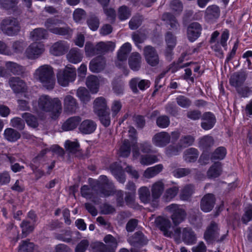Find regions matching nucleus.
Wrapping results in <instances>:
<instances>
[{
  "label": "nucleus",
  "instance_id": "obj_1",
  "mask_svg": "<svg viewBox=\"0 0 252 252\" xmlns=\"http://www.w3.org/2000/svg\"><path fill=\"white\" fill-rule=\"evenodd\" d=\"M38 109L43 112H50L52 119H55L62 111V103L58 98H52L48 95H42L38 99Z\"/></svg>",
  "mask_w": 252,
  "mask_h": 252
},
{
  "label": "nucleus",
  "instance_id": "obj_2",
  "mask_svg": "<svg viewBox=\"0 0 252 252\" xmlns=\"http://www.w3.org/2000/svg\"><path fill=\"white\" fill-rule=\"evenodd\" d=\"M34 78L42 83L47 89H52L55 84L53 68L47 64L39 67L34 73Z\"/></svg>",
  "mask_w": 252,
  "mask_h": 252
},
{
  "label": "nucleus",
  "instance_id": "obj_3",
  "mask_svg": "<svg viewBox=\"0 0 252 252\" xmlns=\"http://www.w3.org/2000/svg\"><path fill=\"white\" fill-rule=\"evenodd\" d=\"M44 27L50 32L56 35L69 36L72 34L71 29L65 24L63 21L55 17L46 19Z\"/></svg>",
  "mask_w": 252,
  "mask_h": 252
},
{
  "label": "nucleus",
  "instance_id": "obj_4",
  "mask_svg": "<svg viewBox=\"0 0 252 252\" xmlns=\"http://www.w3.org/2000/svg\"><path fill=\"white\" fill-rule=\"evenodd\" d=\"M115 44L112 42H99L94 45L91 42H87L85 46V51L87 57H93L95 55L105 54L109 51H113Z\"/></svg>",
  "mask_w": 252,
  "mask_h": 252
},
{
  "label": "nucleus",
  "instance_id": "obj_5",
  "mask_svg": "<svg viewBox=\"0 0 252 252\" xmlns=\"http://www.w3.org/2000/svg\"><path fill=\"white\" fill-rule=\"evenodd\" d=\"M0 29L3 34L12 36L20 32L21 27L18 20L14 17H8L3 19L0 23Z\"/></svg>",
  "mask_w": 252,
  "mask_h": 252
},
{
  "label": "nucleus",
  "instance_id": "obj_6",
  "mask_svg": "<svg viewBox=\"0 0 252 252\" xmlns=\"http://www.w3.org/2000/svg\"><path fill=\"white\" fill-rule=\"evenodd\" d=\"M76 76V69L74 67L68 66L63 69H60L57 73L58 83L62 86H67L69 83L73 82Z\"/></svg>",
  "mask_w": 252,
  "mask_h": 252
},
{
  "label": "nucleus",
  "instance_id": "obj_7",
  "mask_svg": "<svg viewBox=\"0 0 252 252\" xmlns=\"http://www.w3.org/2000/svg\"><path fill=\"white\" fill-rule=\"evenodd\" d=\"M174 234L180 236L182 241L187 245H192L197 241V236L195 232L191 227H177L174 230Z\"/></svg>",
  "mask_w": 252,
  "mask_h": 252
},
{
  "label": "nucleus",
  "instance_id": "obj_8",
  "mask_svg": "<svg viewBox=\"0 0 252 252\" xmlns=\"http://www.w3.org/2000/svg\"><path fill=\"white\" fill-rule=\"evenodd\" d=\"M166 209L171 214V219L174 225L177 226L185 220L187 213L179 205L172 204L167 206Z\"/></svg>",
  "mask_w": 252,
  "mask_h": 252
},
{
  "label": "nucleus",
  "instance_id": "obj_9",
  "mask_svg": "<svg viewBox=\"0 0 252 252\" xmlns=\"http://www.w3.org/2000/svg\"><path fill=\"white\" fill-rule=\"evenodd\" d=\"M99 182L97 194L102 197L110 195L112 190L114 188L113 183L105 175H101L99 177Z\"/></svg>",
  "mask_w": 252,
  "mask_h": 252
},
{
  "label": "nucleus",
  "instance_id": "obj_10",
  "mask_svg": "<svg viewBox=\"0 0 252 252\" xmlns=\"http://www.w3.org/2000/svg\"><path fill=\"white\" fill-rule=\"evenodd\" d=\"M45 50L44 45L40 42H33L26 49L25 57L31 60L38 58Z\"/></svg>",
  "mask_w": 252,
  "mask_h": 252
},
{
  "label": "nucleus",
  "instance_id": "obj_11",
  "mask_svg": "<svg viewBox=\"0 0 252 252\" xmlns=\"http://www.w3.org/2000/svg\"><path fill=\"white\" fill-rule=\"evenodd\" d=\"M219 232L218 224L212 221L204 232V238L208 243H213L219 237Z\"/></svg>",
  "mask_w": 252,
  "mask_h": 252
},
{
  "label": "nucleus",
  "instance_id": "obj_12",
  "mask_svg": "<svg viewBox=\"0 0 252 252\" xmlns=\"http://www.w3.org/2000/svg\"><path fill=\"white\" fill-rule=\"evenodd\" d=\"M143 55L147 63L152 66L159 63V56L156 49L151 45H147L143 49Z\"/></svg>",
  "mask_w": 252,
  "mask_h": 252
},
{
  "label": "nucleus",
  "instance_id": "obj_13",
  "mask_svg": "<svg viewBox=\"0 0 252 252\" xmlns=\"http://www.w3.org/2000/svg\"><path fill=\"white\" fill-rule=\"evenodd\" d=\"M155 222L156 226L162 232L164 236L171 237L173 234L172 231L170 230L171 223L168 219L162 217H158L155 220Z\"/></svg>",
  "mask_w": 252,
  "mask_h": 252
},
{
  "label": "nucleus",
  "instance_id": "obj_14",
  "mask_svg": "<svg viewBox=\"0 0 252 252\" xmlns=\"http://www.w3.org/2000/svg\"><path fill=\"white\" fill-rule=\"evenodd\" d=\"M151 82L149 80L140 79L138 77L132 78L129 82L130 88L134 94H138L139 93L137 87L140 90L144 91L149 88Z\"/></svg>",
  "mask_w": 252,
  "mask_h": 252
},
{
  "label": "nucleus",
  "instance_id": "obj_15",
  "mask_svg": "<svg viewBox=\"0 0 252 252\" xmlns=\"http://www.w3.org/2000/svg\"><path fill=\"white\" fill-rule=\"evenodd\" d=\"M171 141L170 134L165 131H161L155 134L152 138L153 144L158 147H164Z\"/></svg>",
  "mask_w": 252,
  "mask_h": 252
},
{
  "label": "nucleus",
  "instance_id": "obj_16",
  "mask_svg": "<svg viewBox=\"0 0 252 252\" xmlns=\"http://www.w3.org/2000/svg\"><path fill=\"white\" fill-rule=\"evenodd\" d=\"M63 101V109L67 113H74L79 108L77 100L71 95L65 96Z\"/></svg>",
  "mask_w": 252,
  "mask_h": 252
},
{
  "label": "nucleus",
  "instance_id": "obj_17",
  "mask_svg": "<svg viewBox=\"0 0 252 252\" xmlns=\"http://www.w3.org/2000/svg\"><path fill=\"white\" fill-rule=\"evenodd\" d=\"M201 127L205 130L212 129L216 123V118L213 113L210 112L204 113L201 118Z\"/></svg>",
  "mask_w": 252,
  "mask_h": 252
},
{
  "label": "nucleus",
  "instance_id": "obj_18",
  "mask_svg": "<svg viewBox=\"0 0 252 252\" xmlns=\"http://www.w3.org/2000/svg\"><path fill=\"white\" fill-rule=\"evenodd\" d=\"M201 25L197 22L189 24L187 29L188 38L190 42H193L200 35L202 31Z\"/></svg>",
  "mask_w": 252,
  "mask_h": 252
},
{
  "label": "nucleus",
  "instance_id": "obj_19",
  "mask_svg": "<svg viewBox=\"0 0 252 252\" xmlns=\"http://www.w3.org/2000/svg\"><path fill=\"white\" fill-rule=\"evenodd\" d=\"M216 201L215 195L212 193L205 194L200 201V208L205 213L210 212L214 207Z\"/></svg>",
  "mask_w": 252,
  "mask_h": 252
},
{
  "label": "nucleus",
  "instance_id": "obj_20",
  "mask_svg": "<svg viewBox=\"0 0 252 252\" xmlns=\"http://www.w3.org/2000/svg\"><path fill=\"white\" fill-rule=\"evenodd\" d=\"M96 126L95 122L91 119H86L80 123L78 129L83 134H90L95 131Z\"/></svg>",
  "mask_w": 252,
  "mask_h": 252
},
{
  "label": "nucleus",
  "instance_id": "obj_21",
  "mask_svg": "<svg viewBox=\"0 0 252 252\" xmlns=\"http://www.w3.org/2000/svg\"><path fill=\"white\" fill-rule=\"evenodd\" d=\"M127 241L131 246L137 247L146 245L148 242V239L141 231H138L129 237Z\"/></svg>",
  "mask_w": 252,
  "mask_h": 252
},
{
  "label": "nucleus",
  "instance_id": "obj_22",
  "mask_svg": "<svg viewBox=\"0 0 252 252\" xmlns=\"http://www.w3.org/2000/svg\"><path fill=\"white\" fill-rule=\"evenodd\" d=\"M8 84L15 93L24 92L26 89L25 82L18 77H11Z\"/></svg>",
  "mask_w": 252,
  "mask_h": 252
},
{
  "label": "nucleus",
  "instance_id": "obj_23",
  "mask_svg": "<svg viewBox=\"0 0 252 252\" xmlns=\"http://www.w3.org/2000/svg\"><path fill=\"white\" fill-rule=\"evenodd\" d=\"M105 66V59L102 56H98L93 59L90 63V70L95 73L102 70Z\"/></svg>",
  "mask_w": 252,
  "mask_h": 252
},
{
  "label": "nucleus",
  "instance_id": "obj_24",
  "mask_svg": "<svg viewBox=\"0 0 252 252\" xmlns=\"http://www.w3.org/2000/svg\"><path fill=\"white\" fill-rule=\"evenodd\" d=\"M68 49V46L64 41H59L54 43L50 48V52L54 56H58L64 54Z\"/></svg>",
  "mask_w": 252,
  "mask_h": 252
},
{
  "label": "nucleus",
  "instance_id": "obj_25",
  "mask_svg": "<svg viewBox=\"0 0 252 252\" xmlns=\"http://www.w3.org/2000/svg\"><path fill=\"white\" fill-rule=\"evenodd\" d=\"M110 169L119 182L122 184L125 182L126 175L121 166L117 163H114L110 166Z\"/></svg>",
  "mask_w": 252,
  "mask_h": 252
},
{
  "label": "nucleus",
  "instance_id": "obj_26",
  "mask_svg": "<svg viewBox=\"0 0 252 252\" xmlns=\"http://www.w3.org/2000/svg\"><path fill=\"white\" fill-rule=\"evenodd\" d=\"M83 57V53L78 48H71L66 55L67 60L70 63L74 64L80 63L82 61Z\"/></svg>",
  "mask_w": 252,
  "mask_h": 252
},
{
  "label": "nucleus",
  "instance_id": "obj_27",
  "mask_svg": "<svg viewBox=\"0 0 252 252\" xmlns=\"http://www.w3.org/2000/svg\"><path fill=\"white\" fill-rule=\"evenodd\" d=\"M142 58L138 52L132 53L128 58V64L131 69L138 71L141 67Z\"/></svg>",
  "mask_w": 252,
  "mask_h": 252
},
{
  "label": "nucleus",
  "instance_id": "obj_28",
  "mask_svg": "<svg viewBox=\"0 0 252 252\" xmlns=\"http://www.w3.org/2000/svg\"><path fill=\"white\" fill-rule=\"evenodd\" d=\"M94 112L96 115L109 110L106 99L103 97H98L94 102Z\"/></svg>",
  "mask_w": 252,
  "mask_h": 252
},
{
  "label": "nucleus",
  "instance_id": "obj_29",
  "mask_svg": "<svg viewBox=\"0 0 252 252\" xmlns=\"http://www.w3.org/2000/svg\"><path fill=\"white\" fill-rule=\"evenodd\" d=\"M81 121L79 116H73L68 118L62 125V128L64 131L71 130L75 129Z\"/></svg>",
  "mask_w": 252,
  "mask_h": 252
},
{
  "label": "nucleus",
  "instance_id": "obj_30",
  "mask_svg": "<svg viewBox=\"0 0 252 252\" xmlns=\"http://www.w3.org/2000/svg\"><path fill=\"white\" fill-rule=\"evenodd\" d=\"M5 66L9 71L16 75H22L26 71V68L24 66L12 62H6Z\"/></svg>",
  "mask_w": 252,
  "mask_h": 252
},
{
  "label": "nucleus",
  "instance_id": "obj_31",
  "mask_svg": "<svg viewBox=\"0 0 252 252\" xmlns=\"http://www.w3.org/2000/svg\"><path fill=\"white\" fill-rule=\"evenodd\" d=\"M5 139L11 142H15L21 137V134L15 129L6 128L3 132Z\"/></svg>",
  "mask_w": 252,
  "mask_h": 252
},
{
  "label": "nucleus",
  "instance_id": "obj_32",
  "mask_svg": "<svg viewBox=\"0 0 252 252\" xmlns=\"http://www.w3.org/2000/svg\"><path fill=\"white\" fill-rule=\"evenodd\" d=\"M164 188V184L160 181H158L153 184L152 187L153 201H155L160 197L163 192Z\"/></svg>",
  "mask_w": 252,
  "mask_h": 252
},
{
  "label": "nucleus",
  "instance_id": "obj_33",
  "mask_svg": "<svg viewBox=\"0 0 252 252\" xmlns=\"http://www.w3.org/2000/svg\"><path fill=\"white\" fill-rule=\"evenodd\" d=\"M246 80V76L242 73H235L230 77L229 83L236 88L241 86Z\"/></svg>",
  "mask_w": 252,
  "mask_h": 252
},
{
  "label": "nucleus",
  "instance_id": "obj_34",
  "mask_svg": "<svg viewBox=\"0 0 252 252\" xmlns=\"http://www.w3.org/2000/svg\"><path fill=\"white\" fill-rule=\"evenodd\" d=\"M99 85V79L96 76L91 75L87 77L86 85L93 93H96L98 91Z\"/></svg>",
  "mask_w": 252,
  "mask_h": 252
},
{
  "label": "nucleus",
  "instance_id": "obj_35",
  "mask_svg": "<svg viewBox=\"0 0 252 252\" xmlns=\"http://www.w3.org/2000/svg\"><path fill=\"white\" fill-rule=\"evenodd\" d=\"M199 155V152L196 149L190 148L187 149L184 154V159L187 162H195Z\"/></svg>",
  "mask_w": 252,
  "mask_h": 252
},
{
  "label": "nucleus",
  "instance_id": "obj_36",
  "mask_svg": "<svg viewBox=\"0 0 252 252\" xmlns=\"http://www.w3.org/2000/svg\"><path fill=\"white\" fill-rule=\"evenodd\" d=\"M220 15L219 7L216 5H212L206 9L205 18L209 21H212L218 18Z\"/></svg>",
  "mask_w": 252,
  "mask_h": 252
},
{
  "label": "nucleus",
  "instance_id": "obj_37",
  "mask_svg": "<svg viewBox=\"0 0 252 252\" xmlns=\"http://www.w3.org/2000/svg\"><path fill=\"white\" fill-rule=\"evenodd\" d=\"M221 163L220 162H216L209 169L207 176L209 178H217L221 174Z\"/></svg>",
  "mask_w": 252,
  "mask_h": 252
},
{
  "label": "nucleus",
  "instance_id": "obj_38",
  "mask_svg": "<svg viewBox=\"0 0 252 252\" xmlns=\"http://www.w3.org/2000/svg\"><path fill=\"white\" fill-rule=\"evenodd\" d=\"M214 144V139L209 135H205L199 139L198 146L204 151L207 150Z\"/></svg>",
  "mask_w": 252,
  "mask_h": 252
},
{
  "label": "nucleus",
  "instance_id": "obj_39",
  "mask_svg": "<svg viewBox=\"0 0 252 252\" xmlns=\"http://www.w3.org/2000/svg\"><path fill=\"white\" fill-rule=\"evenodd\" d=\"M163 169L161 164H157L154 166L148 168L144 173V176L146 178H151L160 173Z\"/></svg>",
  "mask_w": 252,
  "mask_h": 252
},
{
  "label": "nucleus",
  "instance_id": "obj_40",
  "mask_svg": "<svg viewBox=\"0 0 252 252\" xmlns=\"http://www.w3.org/2000/svg\"><path fill=\"white\" fill-rule=\"evenodd\" d=\"M76 95L83 103H87L91 100V95L85 87H79L76 92Z\"/></svg>",
  "mask_w": 252,
  "mask_h": 252
},
{
  "label": "nucleus",
  "instance_id": "obj_41",
  "mask_svg": "<svg viewBox=\"0 0 252 252\" xmlns=\"http://www.w3.org/2000/svg\"><path fill=\"white\" fill-rule=\"evenodd\" d=\"M131 146L128 140L125 139L120 145L119 155L120 157L127 158L130 154Z\"/></svg>",
  "mask_w": 252,
  "mask_h": 252
},
{
  "label": "nucleus",
  "instance_id": "obj_42",
  "mask_svg": "<svg viewBox=\"0 0 252 252\" xmlns=\"http://www.w3.org/2000/svg\"><path fill=\"white\" fill-rule=\"evenodd\" d=\"M22 118L25 120L27 125L32 128H36L39 124L37 118L29 113H24L22 115Z\"/></svg>",
  "mask_w": 252,
  "mask_h": 252
},
{
  "label": "nucleus",
  "instance_id": "obj_43",
  "mask_svg": "<svg viewBox=\"0 0 252 252\" xmlns=\"http://www.w3.org/2000/svg\"><path fill=\"white\" fill-rule=\"evenodd\" d=\"M35 225L28 220H23L20 224L22 228V237H26L28 234L31 233L33 230Z\"/></svg>",
  "mask_w": 252,
  "mask_h": 252
},
{
  "label": "nucleus",
  "instance_id": "obj_44",
  "mask_svg": "<svg viewBox=\"0 0 252 252\" xmlns=\"http://www.w3.org/2000/svg\"><path fill=\"white\" fill-rule=\"evenodd\" d=\"M30 35L33 40H39L46 37L47 32L43 28H37L31 32Z\"/></svg>",
  "mask_w": 252,
  "mask_h": 252
},
{
  "label": "nucleus",
  "instance_id": "obj_45",
  "mask_svg": "<svg viewBox=\"0 0 252 252\" xmlns=\"http://www.w3.org/2000/svg\"><path fill=\"white\" fill-rule=\"evenodd\" d=\"M138 194L140 200L144 203H148L151 200L150 191L146 187L140 188L138 190Z\"/></svg>",
  "mask_w": 252,
  "mask_h": 252
},
{
  "label": "nucleus",
  "instance_id": "obj_46",
  "mask_svg": "<svg viewBox=\"0 0 252 252\" xmlns=\"http://www.w3.org/2000/svg\"><path fill=\"white\" fill-rule=\"evenodd\" d=\"M96 115L98 117L99 120L101 125L104 127H108L110 125L111 118L109 110L97 114Z\"/></svg>",
  "mask_w": 252,
  "mask_h": 252
},
{
  "label": "nucleus",
  "instance_id": "obj_47",
  "mask_svg": "<svg viewBox=\"0 0 252 252\" xmlns=\"http://www.w3.org/2000/svg\"><path fill=\"white\" fill-rule=\"evenodd\" d=\"M130 16L131 11L127 6L123 5L119 8L118 11V16L120 20H125L128 19Z\"/></svg>",
  "mask_w": 252,
  "mask_h": 252
},
{
  "label": "nucleus",
  "instance_id": "obj_48",
  "mask_svg": "<svg viewBox=\"0 0 252 252\" xmlns=\"http://www.w3.org/2000/svg\"><path fill=\"white\" fill-rule=\"evenodd\" d=\"M226 154V150L223 147H219L212 154L211 159L213 160L222 159Z\"/></svg>",
  "mask_w": 252,
  "mask_h": 252
},
{
  "label": "nucleus",
  "instance_id": "obj_49",
  "mask_svg": "<svg viewBox=\"0 0 252 252\" xmlns=\"http://www.w3.org/2000/svg\"><path fill=\"white\" fill-rule=\"evenodd\" d=\"M26 46V43L23 40H17L13 42L11 46L13 53L19 54L21 53L25 47Z\"/></svg>",
  "mask_w": 252,
  "mask_h": 252
},
{
  "label": "nucleus",
  "instance_id": "obj_50",
  "mask_svg": "<svg viewBox=\"0 0 252 252\" xmlns=\"http://www.w3.org/2000/svg\"><path fill=\"white\" fill-rule=\"evenodd\" d=\"M193 192V187L189 185L184 187L180 193V199L182 200H188Z\"/></svg>",
  "mask_w": 252,
  "mask_h": 252
},
{
  "label": "nucleus",
  "instance_id": "obj_51",
  "mask_svg": "<svg viewBox=\"0 0 252 252\" xmlns=\"http://www.w3.org/2000/svg\"><path fill=\"white\" fill-rule=\"evenodd\" d=\"M179 191V188L177 187L174 186L173 187L168 189L163 196L164 200L166 202L170 201L172 199L174 198L177 194Z\"/></svg>",
  "mask_w": 252,
  "mask_h": 252
},
{
  "label": "nucleus",
  "instance_id": "obj_52",
  "mask_svg": "<svg viewBox=\"0 0 252 252\" xmlns=\"http://www.w3.org/2000/svg\"><path fill=\"white\" fill-rule=\"evenodd\" d=\"M170 123L169 118L166 115H161L158 117L156 120L157 126L161 128L167 127Z\"/></svg>",
  "mask_w": 252,
  "mask_h": 252
},
{
  "label": "nucleus",
  "instance_id": "obj_53",
  "mask_svg": "<svg viewBox=\"0 0 252 252\" xmlns=\"http://www.w3.org/2000/svg\"><path fill=\"white\" fill-rule=\"evenodd\" d=\"M132 120L138 129H142L145 126L146 120L144 116L135 114L132 117Z\"/></svg>",
  "mask_w": 252,
  "mask_h": 252
},
{
  "label": "nucleus",
  "instance_id": "obj_54",
  "mask_svg": "<svg viewBox=\"0 0 252 252\" xmlns=\"http://www.w3.org/2000/svg\"><path fill=\"white\" fill-rule=\"evenodd\" d=\"M10 126L19 130H22L25 127V124L24 121L20 118L15 117L10 120Z\"/></svg>",
  "mask_w": 252,
  "mask_h": 252
},
{
  "label": "nucleus",
  "instance_id": "obj_55",
  "mask_svg": "<svg viewBox=\"0 0 252 252\" xmlns=\"http://www.w3.org/2000/svg\"><path fill=\"white\" fill-rule=\"evenodd\" d=\"M19 246L18 252H33L34 245L30 242L29 240H25L22 242Z\"/></svg>",
  "mask_w": 252,
  "mask_h": 252
},
{
  "label": "nucleus",
  "instance_id": "obj_56",
  "mask_svg": "<svg viewBox=\"0 0 252 252\" xmlns=\"http://www.w3.org/2000/svg\"><path fill=\"white\" fill-rule=\"evenodd\" d=\"M158 161V158L155 155H142L140 162L142 165H149Z\"/></svg>",
  "mask_w": 252,
  "mask_h": 252
},
{
  "label": "nucleus",
  "instance_id": "obj_57",
  "mask_svg": "<svg viewBox=\"0 0 252 252\" xmlns=\"http://www.w3.org/2000/svg\"><path fill=\"white\" fill-rule=\"evenodd\" d=\"M177 103L182 108H187L191 104V101L189 98L184 95H179L176 98Z\"/></svg>",
  "mask_w": 252,
  "mask_h": 252
},
{
  "label": "nucleus",
  "instance_id": "obj_58",
  "mask_svg": "<svg viewBox=\"0 0 252 252\" xmlns=\"http://www.w3.org/2000/svg\"><path fill=\"white\" fill-rule=\"evenodd\" d=\"M142 23V18L141 16H135L132 17L129 22V27L132 30H136L139 28Z\"/></svg>",
  "mask_w": 252,
  "mask_h": 252
},
{
  "label": "nucleus",
  "instance_id": "obj_59",
  "mask_svg": "<svg viewBox=\"0 0 252 252\" xmlns=\"http://www.w3.org/2000/svg\"><path fill=\"white\" fill-rule=\"evenodd\" d=\"M65 147L69 153L74 154L79 151V144L77 142L67 140L65 143Z\"/></svg>",
  "mask_w": 252,
  "mask_h": 252
},
{
  "label": "nucleus",
  "instance_id": "obj_60",
  "mask_svg": "<svg viewBox=\"0 0 252 252\" xmlns=\"http://www.w3.org/2000/svg\"><path fill=\"white\" fill-rule=\"evenodd\" d=\"M191 170L189 168H179L173 171L174 176L176 178H182L189 175Z\"/></svg>",
  "mask_w": 252,
  "mask_h": 252
},
{
  "label": "nucleus",
  "instance_id": "obj_61",
  "mask_svg": "<svg viewBox=\"0 0 252 252\" xmlns=\"http://www.w3.org/2000/svg\"><path fill=\"white\" fill-rule=\"evenodd\" d=\"M89 27L93 31H96L99 25L98 18L94 16H90L87 21Z\"/></svg>",
  "mask_w": 252,
  "mask_h": 252
},
{
  "label": "nucleus",
  "instance_id": "obj_62",
  "mask_svg": "<svg viewBox=\"0 0 252 252\" xmlns=\"http://www.w3.org/2000/svg\"><path fill=\"white\" fill-rule=\"evenodd\" d=\"M194 140V137L191 135H185L181 138L179 144L181 147H187L192 145Z\"/></svg>",
  "mask_w": 252,
  "mask_h": 252
},
{
  "label": "nucleus",
  "instance_id": "obj_63",
  "mask_svg": "<svg viewBox=\"0 0 252 252\" xmlns=\"http://www.w3.org/2000/svg\"><path fill=\"white\" fill-rule=\"evenodd\" d=\"M104 242L110 247L116 250L118 246V242L116 239L111 234L106 235L103 238Z\"/></svg>",
  "mask_w": 252,
  "mask_h": 252
},
{
  "label": "nucleus",
  "instance_id": "obj_64",
  "mask_svg": "<svg viewBox=\"0 0 252 252\" xmlns=\"http://www.w3.org/2000/svg\"><path fill=\"white\" fill-rule=\"evenodd\" d=\"M187 117L192 121H197L202 117L201 112L197 109L189 110L187 112Z\"/></svg>",
  "mask_w": 252,
  "mask_h": 252
}]
</instances>
